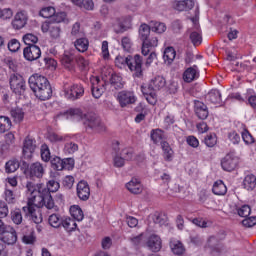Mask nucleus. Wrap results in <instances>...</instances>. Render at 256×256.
Returning <instances> with one entry per match:
<instances>
[{
	"label": "nucleus",
	"mask_w": 256,
	"mask_h": 256,
	"mask_svg": "<svg viewBox=\"0 0 256 256\" xmlns=\"http://www.w3.org/2000/svg\"><path fill=\"white\" fill-rule=\"evenodd\" d=\"M138 35L140 41H142V47H141V53L144 55V57L148 58L146 59V65H151L153 63L154 59H157V53L153 51L155 47L159 45V39L155 36L151 35V26L148 24L142 23L138 29Z\"/></svg>",
	"instance_id": "nucleus-1"
},
{
	"label": "nucleus",
	"mask_w": 256,
	"mask_h": 256,
	"mask_svg": "<svg viewBox=\"0 0 256 256\" xmlns=\"http://www.w3.org/2000/svg\"><path fill=\"white\" fill-rule=\"evenodd\" d=\"M0 241L5 245H15L17 243V231L11 225H5L0 220Z\"/></svg>",
	"instance_id": "nucleus-2"
},
{
	"label": "nucleus",
	"mask_w": 256,
	"mask_h": 256,
	"mask_svg": "<svg viewBox=\"0 0 256 256\" xmlns=\"http://www.w3.org/2000/svg\"><path fill=\"white\" fill-rule=\"evenodd\" d=\"M26 189L29 193L27 201L29 205H34V203H39L41 201V194L43 193V184L27 182Z\"/></svg>",
	"instance_id": "nucleus-3"
},
{
	"label": "nucleus",
	"mask_w": 256,
	"mask_h": 256,
	"mask_svg": "<svg viewBox=\"0 0 256 256\" xmlns=\"http://www.w3.org/2000/svg\"><path fill=\"white\" fill-rule=\"evenodd\" d=\"M128 68L133 73L134 77H143V58L141 57V55L136 54L134 57L129 56Z\"/></svg>",
	"instance_id": "nucleus-4"
},
{
	"label": "nucleus",
	"mask_w": 256,
	"mask_h": 256,
	"mask_svg": "<svg viewBox=\"0 0 256 256\" xmlns=\"http://www.w3.org/2000/svg\"><path fill=\"white\" fill-rule=\"evenodd\" d=\"M22 211H24L26 217H29L36 225L43 223V214H41V209H39L37 205L27 203V205L22 208Z\"/></svg>",
	"instance_id": "nucleus-5"
},
{
	"label": "nucleus",
	"mask_w": 256,
	"mask_h": 256,
	"mask_svg": "<svg viewBox=\"0 0 256 256\" xmlns=\"http://www.w3.org/2000/svg\"><path fill=\"white\" fill-rule=\"evenodd\" d=\"M117 101L120 107L125 109V107H129L130 105H135V103H137V96H135V92L133 91L122 90L117 94Z\"/></svg>",
	"instance_id": "nucleus-6"
},
{
	"label": "nucleus",
	"mask_w": 256,
	"mask_h": 256,
	"mask_svg": "<svg viewBox=\"0 0 256 256\" xmlns=\"http://www.w3.org/2000/svg\"><path fill=\"white\" fill-rule=\"evenodd\" d=\"M85 95V88L81 84H74L64 88V97L69 101H77Z\"/></svg>",
	"instance_id": "nucleus-7"
},
{
	"label": "nucleus",
	"mask_w": 256,
	"mask_h": 256,
	"mask_svg": "<svg viewBox=\"0 0 256 256\" xmlns=\"http://www.w3.org/2000/svg\"><path fill=\"white\" fill-rule=\"evenodd\" d=\"M51 167L54 171H63V169L71 171V169L75 167V160H73V158L61 159L60 157L55 156L51 159Z\"/></svg>",
	"instance_id": "nucleus-8"
},
{
	"label": "nucleus",
	"mask_w": 256,
	"mask_h": 256,
	"mask_svg": "<svg viewBox=\"0 0 256 256\" xmlns=\"http://www.w3.org/2000/svg\"><path fill=\"white\" fill-rule=\"evenodd\" d=\"M82 122L85 127H88L93 131H105V125L101 122V119L93 114H84Z\"/></svg>",
	"instance_id": "nucleus-9"
},
{
	"label": "nucleus",
	"mask_w": 256,
	"mask_h": 256,
	"mask_svg": "<svg viewBox=\"0 0 256 256\" xmlns=\"http://www.w3.org/2000/svg\"><path fill=\"white\" fill-rule=\"evenodd\" d=\"M34 94L40 101H48L53 96V88L46 77H44V83L39 85Z\"/></svg>",
	"instance_id": "nucleus-10"
},
{
	"label": "nucleus",
	"mask_w": 256,
	"mask_h": 256,
	"mask_svg": "<svg viewBox=\"0 0 256 256\" xmlns=\"http://www.w3.org/2000/svg\"><path fill=\"white\" fill-rule=\"evenodd\" d=\"M25 79L20 74H12L10 76V89L15 95H23L25 93Z\"/></svg>",
	"instance_id": "nucleus-11"
},
{
	"label": "nucleus",
	"mask_w": 256,
	"mask_h": 256,
	"mask_svg": "<svg viewBox=\"0 0 256 256\" xmlns=\"http://www.w3.org/2000/svg\"><path fill=\"white\" fill-rule=\"evenodd\" d=\"M26 177L30 179H41L43 175H45V166L41 164V162L32 163L26 170H25Z\"/></svg>",
	"instance_id": "nucleus-12"
},
{
	"label": "nucleus",
	"mask_w": 256,
	"mask_h": 256,
	"mask_svg": "<svg viewBox=\"0 0 256 256\" xmlns=\"http://www.w3.org/2000/svg\"><path fill=\"white\" fill-rule=\"evenodd\" d=\"M91 81V91H92V96L94 99H100V97L105 93V85L106 83L104 80H100L99 77L97 76H92L90 78Z\"/></svg>",
	"instance_id": "nucleus-13"
},
{
	"label": "nucleus",
	"mask_w": 256,
	"mask_h": 256,
	"mask_svg": "<svg viewBox=\"0 0 256 256\" xmlns=\"http://www.w3.org/2000/svg\"><path fill=\"white\" fill-rule=\"evenodd\" d=\"M29 21V14L25 10H19L14 15V18L12 20V27L13 29L19 30L23 29L25 25H27V22Z\"/></svg>",
	"instance_id": "nucleus-14"
},
{
	"label": "nucleus",
	"mask_w": 256,
	"mask_h": 256,
	"mask_svg": "<svg viewBox=\"0 0 256 256\" xmlns=\"http://www.w3.org/2000/svg\"><path fill=\"white\" fill-rule=\"evenodd\" d=\"M76 195L80 201H89V197H91V188L87 181L82 180L78 182L76 186Z\"/></svg>",
	"instance_id": "nucleus-15"
},
{
	"label": "nucleus",
	"mask_w": 256,
	"mask_h": 256,
	"mask_svg": "<svg viewBox=\"0 0 256 256\" xmlns=\"http://www.w3.org/2000/svg\"><path fill=\"white\" fill-rule=\"evenodd\" d=\"M36 207H46V209H53L55 207V201H53V196L49 193V190L43 189L40 195V201L34 202Z\"/></svg>",
	"instance_id": "nucleus-16"
},
{
	"label": "nucleus",
	"mask_w": 256,
	"mask_h": 256,
	"mask_svg": "<svg viewBox=\"0 0 256 256\" xmlns=\"http://www.w3.org/2000/svg\"><path fill=\"white\" fill-rule=\"evenodd\" d=\"M41 30L43 33H49L51 39L61 38V27L54 25L49 21L42 23Z\"/></svg>",
	"instance_id": "nucleus-17"
},
{
	"label": "nucleus",
	"mask_w": 256,
	"mask_h": 256,
	"mask_svg": "<svg viewBox=\"0 0 256 256\" xmlns=\"http://www.w3.org/2000/svg\"><path fill=\"white\" fill-rule=\"evenodd\" d=\"M24 59L26 61H37L41 57V48L37 45H30L23 50Z\"/></svg>",
	"instance_id": "nucleus-18"
},
{
	"label": "nucleus",
	"mask_w": 256,
	"mask_h": 256,
	"mask_svg": "<svg viewBox=\"0 0 256 256\" xmlns=\"http://www.w3.org/2000/svg\"><path fill=\"white\" fill-rule=\"evenodd\" d=\"M75 59L76 57L73 53L65 51L60 58L61 65L65 67L68 71H75Z\"/></svg>",
	"instance_id": "nucleus-19"
},
{
	"label": "nucleus",
	"mask_w": 256,
	"mask_h": 256,
	"mask_svg": "<svg viewBox=\"0 0 256 256\" xmlns=\"http://www.w3.org/2000/svg\"><path fill=\"white\" fill-rule=\"evenodd\" d=\"M35 149H37V144H35V140L26 137L23 145L24 159H31L33 157V153H35Z\"/></svg>",
	"instance_id": "nucleus-20"
},
{
	"label": "nucleus",
	"mask_w": 256,
	"mask_h": 256,
	"mask_svg": "<svg viewBox=\"0 0 256 256\" xmlns=\"http://www.w3.org/2000/svg\"><path fill=\"white\" fill-rule=\"evenodd\" d=\"M237 163H239V161L233 154H227L221 161L222 169L229 172L235 171Z\"/></svg>",
	"instance_id": "nucleus-21"
},
{
	"label": "nucleus",
	"mask_w": 256,
	"mask_h": 256,
	"mask_svg": "<svg viewBox=\"0 0 256 256\" xmlns=\"http://www.w3.org/2000/svg\"><path fill=\"white\" fill-rule=\"evenodd\" d=\"M185 83H193L195 79H199V68L197 65L187 68L182 76Z\"/></svg>",
	"instance_id": "nucleus-22"
},
{
	"label": "nucleus",
	"mask_w": 256,
	"mask_h": 256,
	"mask_svg": "<svg viewBox=\"0 0 256 256\" xmlns=\"http://www.w3.org/2000/svg\"><path fill=\"white\" fill-rule=\"evenodd\" d=\"M126 189L133 195H139L143 193V184L137 178H132L128 183H126Z\"/></svg>",
	"instance_id": "nucleus-23"
},
{
	"label": "nucleus",
	"mask_w": 256,
	"mask_h": 256,
	"mask_svg": "<svg viewBox=\"0 0 256 256\" xmlns=\"http://www.w3.org/2000/svg\"><path fill=\"white\" fill-rule=\"evenodd\" d=\"M147 247L150 249V251H153V253H158V251H161V247H162L161 237L155 234L151 235L148 238Z\"/></svg>",
	"instance_id": "nucleus-24"
},
{
	"label": "nucleus",
	"mask_w": 256,
	"mask_h": 256,
	"mask_svg": "<svg viewBox=\"0 0 256 256\" xmlns=\"http://www.w3.org/2000/svg\"><path fill=\"white\" fill-rule=\"evenodd\" d=\"M195 114L198 119H207L209 117V110L207 109V105L201 101L195 102Z\"/></svg>",
	"instance_id": "nucleus-25"
},
{
	"label": "nucleus",
	"mask_w": 256,
	"mask_h": 256,
	"mask_svg": "<svg viewBox=\"0 0 256 256\" xmlns=\"http://www.w3.org/2000/svg\"><path fill=\"white\" fill-rule=\"evenodd\" d=\"M173 7L176 11H189L195 7V2L193 0L175 1Z\"/></svg>",
	"instance_id": "nucleus-26"
},
{
	"label": "nucleus",
	"mask_w": 256,
	"mask_h": 256,
	"mask_svg": "<svg viewBox=\"0 0 256 256\" xmlns=\"http://www.w3.org/2000/svg\"><path fill=\"white\" fill-rule=\"evenodd\" d=\"M45 76L34 74L28 79L29 87L35 93L40 85L44 83Z\"/></svg>",
	"instance_id": "nucleus-27"
},
{
	"label": "nucleus",
	"mask_w": 256,
	"mask_h": 256,
	"mask_svg": "<svg viewBox=\"0 0 256 256\" xmlns=\"http://www.w3.org/2000/svg\"><path fill=\"white\" fill-rule=\"evenodd\" d=\"M64 217L65 216H61L60 214H57V213L51 214L48 217V223L54 229H60V227H62L63 225Z\"/></svg>",
	"instance_id": "nucleus-28"
},
{
	"label": "nucleus",
	"mask_w": 256,
	"mask_h": 256,
	"mask_svg": "<svg viewBox=\"0 0 256 256\" xmlns=\"http://www.w3.org/2000/svg\"><path fill=\"white\" fill-rule=\"evenodd\" d=\"M62 227L68 233H73L77 229V222L71 217L64 216L62 220Z\"/></svg>",
	"instance_id": "nucleus-29"
},
{
	"label": "nucleus",
	"mask_w": 256,
	"mask_h": 256,
	"mask_svg": "<svg viewBox=\"0 0 256 256\" xmlns=\"http://www.w3.org/2000/svg\"><path fill=\"white\" fill-rule=\"evenodd\" d=\"M212 193L218 196L227 195V186L225 185V183H223L222 180H218L214 183L212 187Z\"/></svg>",
	"instance_id": "nucleus-30"
},
{
	"label": "nucleus",
	"mask_w": 256,
	"mask_h": 256,
	"mask_svg": "<svg viewBox=\"0 0 256 256\" xmlns=\"http://www.w3.org/2000/svg\"><path fill=\"white\" fill-rule=\"evenodd\" d=\"M150 137L151 140L153 141V143H155V145H158V143H163V139H165V132L161 129H153L150 132Z\"/></svg>",
	"instance_id": "nucleus-31"
},
{
	"label": "nucleus",
	"mask_w": 256,
	"mask_h": 256,
	"mask_svg": "<svg viewBox=\"0 0 256 256\" xmlns=\"http://www.w3.org/2000/svg\"><path fill=\"white\" fill-rule=\"evenodd\" d=\"M170 249L174 255H183V253H185V246H183V243L179 240H171Z\"/></svg>",
	"instance_id": "nucleus-32"
},
{
	"label": "nucleus",
	"mask_w": 256,
	"mask_h": 256,
	"mask_svg": "<svg viewBox=\"0 0 256 256\" xmlns=\"http://www.w3.org/2000/svg\"><path fill=\"white\" fill-rule=\"evenodd\" d=\"M161 147L165 161H173V155H175V152H173L169 143L167 141L161 142Z\"/></svg>",
	"instance_id": "nucleus-33"
},
{
	"label": "nucleus",
	"mask_w": 256,
	"mask_h": 256,
	"mask_svg": "<svg viewBox=\"0 0 256 256\" xmlns=\"http://www.w3.org/2000/svg\"><path fill=\"white\" fill-rule=\"evenodd\" d=\"M176 55H177V52H175V48L167 47L164 50V55H163V59H164V62L166 63V65H171V63H173V61H175Z\"/></svg>",
	"instance_id": "nucleus-34"
},
{
	"label": "nucleus",
	"mask_w": 256,
	"mask_h": 256,
	"mask_svg": "<svg viewBox=\"0 0 256 256\" xmlns=\"http://www.w3.org/2000/svg\"><path fill=\"white\" fill-rule=\"evenodd\" d=\"M166 83L167 82L165 81V78H163L162 76H156L154 79L151 80L150 87L154 91H161V89L165 87Z\"/></svg>",
	"instance_id": "nucleus-35"
},
{
	"label": "nucleus",
	"mask_w": 256,
	"mask_h": 256,
	"mask_svg": "<svg viewBox=\"0 0 256 256\" xmlns=\"http://www.w3.org/2000/svg\"><path fill=\"white\" fill-rule=\"evenodd\" d=\"M206 99L209 103L219 105V103H221V92L217 89H213L207 94Z\"/></svg>",
	"instance_id": "nucleus-36"
},
{
	"label": "nucleus",
	"mask_w": 256,
	"mask_h": 256,
	"mask_svg": "<svg viewBox=\"0 0 256 256\" xmlns=\"http://www.w3.org/2000/svg\"><path fill=\"white\" fill-rule=\"evenodd\" d=\"M74 47L79 51L80 53H85L89 49V40L87 38H78L74 42Z\"/></svg>",
	"instance_id": "nucleus-37"
},
{
	"label": "nucleus",
	"mask_w": 256,
	"mask_h": 256,
	"mask_svg": "<svg viewBox=\"0 0 256 256\" xmlns=\"http://www.w3.org/2000/svg\"><path fill=\"white\" fill-rule=\"evenodd\" d=\"M13 127L11 118L7 116H0V133H7Z\"/></svg>",
	"instance_id": "nucleus-38"
},
{
	"label": "nucleus",
	"mask_w": 256,
	"mask_h": 256,
	"mask_svg": "<svg viewBox=\"0 0 256 256\" xmlns=\"http://www.w3.org/2000/svg\"><path fill=\"white\" fill-rule=\"evenodd\" d=\"M20 166H21V164L19 163L17 158H12L6 162L5 172L6 173H15V171H17V169H19Z\"/></svg>",
	"instance_id": "nucleus-39"
},
{
	"label": "nucleus",
	"mask_w": 256,
	"mask_h": 256,
	"mask_svg": "<svg viewBox=\"0 0 256 256\" xmlns=\"http://www.w3.org/2000/svg\"><path fill=\"white\" fill-rule=\"evenodd\" d=\"M244 189L247 191H253L256 187V177L253 174L247 175L243 181Z\"/></svg>",
	"instance_id": "nucleus-40"
},
{
	"label": "nucleus",
	"mask_w": 256,
	"mask_h": 256,
	"mask_svg": "<svg viewBox=\"0 0 256 256\" xmlns=\"http://www.w3.org/2000/svg\"><path fill=\"white\" fill-rule=\"evenodd\" d=\"M10 115L14 119L15 123H21V121L25 119V112L19 107L12 108Z\"/></svg>",
	"instance_id": "nucleus-41"
},
{
	"label": "nucleus",
	"mask_w": 256,
	"mask_h": 256,
	"mask_svg": "<svg viewBox=\"0 0 256 256\" xmlns=\"http://www.w3.org/2000/svg\"><path fill=\"white\" fill-rule=\"evenodd\" d=\"M70 214L75 221H83L85 215L83 214V210L78 205H74L70 207Z\"/></svg>",
	"instance_id": "nucleus-42"
},
{
	"label": "nucleus",
	"mask_w": 256,
	"mask_h": 256,
	"mask_svg": "<svg viewBox=\"0 0 256 256\" xmlns=\"http://www.w3.org/2000/svg\"><path fill=\"white\" fill-rule=\"evenodd\" d=\"M151 31L154 33H158L161 35V33H165L167 31V25L163 22H157V21H151Z\"/></svg>",
	"instance_id": "nucleus-43"
},
{
	"label": "nucleus",
	"mask_w": 256,
	"mask_h": 256,
	"mask_svg": "<svg viewBox=\"0 0 256 256\" xmlns=\"http://www.w3.org/2000/svg\"><path fill=\"white\" fill-rule=\"evenodd\" d=\"M190 40L194 47H199V45L203 43V36H201V31H192L190 33Z\"/></svg>",
	"instance_id": "nucleus-44"
},
{
	"label": "nucleus",
	"mask_w": 256,
	"mask_h": 256,
	"mask_svg": "<svg viewBox=\"0 0 256 256\" xmlns=\"http://www.w3.org/2000/svg\"><path fill=\"white\" fill-rule=\"evenodd\" d=\"M11 220L15 225H21L23 223V214L21 213V209L16 208L11 211Z\"/></svg>",
	"instance_id": "nucleus-45"
},
{
	"label": "nucleus",
	"mask_w": 256,
	"mask_h": 256,
	"mask_svg": "<svg viewBox=\"0 0 256 256\" xmlns=\"http://www.w3.org/2000/svg\"><path fill=\"white\" fill-rule=\"evenodd\" d=\"M4 199L9 205H13L17 202V196L15 195V192L7 188L4 191Z\"/></svg>",
	"instance_id": "nucleus-46"
},
{
	"label": "nucleus",
	"mask_w": 256,
	"mask_h": 256,
	"mask_svg": "<svg viewBox=\"0 0 256 256\" xmlns=\"http://www.w3.org/2000/svg\"><path fill=\"white\" fill-rule=\"evenodd\" d=\"M40 153L42 161H45V163L51 161V150H49V146L47 144L41 145Z\"/></svg>",
	"instance_id": "nucleus-47"
},
{
	"label": "nucleus",
	"mask_w": 256,
	"mask_h": 256,
	"mask_svg": "<svg viewBox=\"0 0 256 256\" xmlns=\"http://www.w3.org/2000/svg\"><path fill=\"white\" fill-rule=\"evenodd\" d=\"M111 86L117 89H123V78L117 74H112L110 79Z\"/></svg>",
	"instance_id": "nucleus-48"
},
{
	"label": "nucleus",
	"mask_w": 256,
	"mask_h": 256,
	"mask_svg": "<svg viewBox=\"0 0 256 256\" xmlns=\"http://www.w3.org/2000/svg\"><path fill=\"white\" fill-rule=\"evenodd\" d=\"M53 15H55L54 7L48 6L40 10V17H44V19H50L51 21Z\"/></svg>",
	"instance_id": "nucleus-49"
},
{
	"label": "nucleus",
	"mask_w": 256,
	"mask_h": 256,
	"mask_svg": "<svg viewBox=\"0 0 256 256\" xmlns=\"http://www.w3.org/2000/svg\"><path fill=\"white\" fill-rule=\"evenodd\" d=\"M120 155L125 161H133L135 159V151H133V148H124Z\"/></svg>",
	"instance_id": "nucleus-50"
},
{
	"label": "nucleus",
	"mask_w": 256,
	"mask_h": 256,
	"mask_svg": "<svg viewBox=\"0 0 256 256\" xmlns=\"http://www.w3.org/2000/svg\"><path fill=\"white\" fill-rule=\"evenodd\" d=\"M67 17V14L65 12H56L54 11V15L52 16L51 20L48 21V23H63L65 21V18Z\"/></svg>",
	"instance_id": "nucleus-51"
},
{
	"label": "nucleus",
	"mask_w": 256,
	"mask_h": 256,
	"mask_svg": "<svg viewBox=\"0 0 256 256\" xmlns=\"http://www.w3.org/2000/svg\"><path fill=\"white\" fill-rule=\"evenodd\" d=\"M0 19L3 21H9L13 19V10L11 8H0Z\"/></svg>",
	"instance_id": "nucleus-52"
},
{
	"label": "nucleus",
	"mask_w": 256,
	"mask_h": 256,
	"mask_svg": "<svg viewBox=\"0 0 256 256\" xmlns=\"http://www.w3.org/2000/svg\"><path fill=\"white\" fill-rule=\"evenodd\" d=\"M23 41L25 45H28V47H30V45H35V43L39 41V38L35 36V34L28 33L23 36Z\"/></svg>",
	"instance_id": "nucleus-53"
},
{
	"label": "nucleus",
	"mask_w": 256,
	"mask_h": 256,
	"mask_svg": "<svg viewBox=\"0 0 256 256\" xmlns=\"http://www.w3.org/2000/svg\"><path fill=\"white\" fill-rule=\"evenodd\" d=\"M78 150H79V146L73 142H68L64 146V153L68 155H73V153H75Z\"/></svg>",
	"instance_id": "nucleus-54"
},
{
	"label": "nucleus",
	"mask_w": 256,
	"mask_h": 256,
	"mask_svg": "<svg viewBox=\"0 0 256 256\" xmlns=\"http://www.w3.org/2000/svg\"><path fill=\"white\" fill-rule=\"evenodd\" d=\"M59 182L55 181V180H50L47 183V188H42L45 189L46 191H48V193H57V191H59Z\"/></svg>",
	"instance_id": "nucleus-55"
},
{
	"label": "nucleus",
	"mask_w": 256,
	"mask_h": 256,
	"mask_svg": "<svg viewBox=\"0 0 256 256\" xmlns=\"http://www.w3.org/2000/svg\"><path fill=\"white\" fill-rule=\"evenodd\" d=\"M67 114L70 115V117H74L75 119H81V121H83L85 118V114H83L79 108H71L68 110Z\"/></svg>",
	"instance_id": "nucleus-56"
},
{
	"label": "nucleus",
	"mask_w": 256,
	"mask_h": 256,
	"mask_svg": "<svg viewBox=\"0 0 256 256\" xmlns=\"http://www.w3.org/2000/svg\"><path fill=\"white\" fill-rule=\"evenodd\" d=\"M48 141H50V143H63V141H65V137L55 133V132H51L48 134L47 136Z\"/></svg>",
	"instance_id": "nucleus-57"
},
{
	"label": "nucleus",
	"mask_w": 256,
	"mask_h": 256,
	"mask_svg": "<svg viewBox=\"0 0 256 256\" xmlns=\"http://www.w3.org/2000/svg\"><path fill=\"white\" fill-rule=\"evenodd\" d=\"M204 143L206 147H215L217 145V135L208 134L204 139Z\"/></svg>",
	"instance_id": "nucleus-58"
},
{
	"label": "nucleus",
	"mask_w": 256,
	"mask_h": 256,
	"mask_svg": "<svg viewBox=\"0 0 256 256\" xmlns=\"http://www.w3.org/2000/svg\"><path fill=\"white\" fill-rule=\"evenodd\" d=\"M71 37H81L83 35V32L81 31V23L76 22L72 25V29L70 32Z\"/></svg>",
	"instance_id": "nucleus-59"
},
{
	"label": "nucleus",
	"mask_w": 256,
	"mask_h": 256,
	"mask_svg": "<svg viewBox=\"0 0 256 256\" xmlns=\"http://www.w3.org/2000/svg\"><path fill=\"white\" fill-rule=\"evenodd\" d=\"M237 213L239 217H249L251 215V206L242 205L241 207L237 208Z\"/></svg>",
	"instance_id": "nucleus-60"
},
{
	"label": "nucleus",
	"mask_w": 256,
	"mask_h": 256,
	"mask_svg": "<svg viewBox=\"0 0 256 256\" xmlns=\"http://www.w3.org/2000/svg\"><path fill=\"white\" fill-rule=\"evenodd\" d=\"M75 61L78 67H80V69L82 70L89 69V60L85 59V57L77 56L75 58Z\"/></svg>",
	"instance_id": "nucleus-61"
},
{
	"label": "nucleus",
	"mask_w": 256,
	"mask_h": 256,
	"mask_svg": "<svg viewBox=\"0 0 256 256\" xmlns=\"http://www.w3.org/2000/svg\"><path fill=\"white\" fill-rule=\"evenodd\" d=\"M128 63H129V56L128 57L117 56L116 59H115V65L119 69H123V67H125V65L128 66Z\"/></svg>",
	"instance_id": "nucleus-62"
},
{
	"label": "nucleus",
	"mask_w": 256,
	"mask_h": 256,
	"mask_svg": "<svg viewBox=\"0 0 256 256\" xmlns=\"http://www.w3.org/2000/svg\"><path fill=\"white\" fill-rule=\"evenodd\" d=\"M20 48H21V43H19V40L12 39L8 42V49L12 53H17V51H19Z\"/></svg>",
	"instance_id": "nucleus-63"
},
{
	"label": "nucleus",
	"mask_w": 256,
	"mask_h": 256,
	"mask_svg": "<svg viewBox=\"0 0 256 256\" xmlns=\"http://www.w3.org/2000/svg\"><path fill=\"white\" fill-rule=\"evenodd\" d=\"M124 51H131L133 49V41L128 36H124L121 40Z\"/></svg>",
	"instance_id": "nucleus-64"
}]
</instances>
